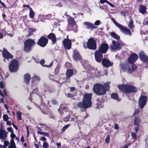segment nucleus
Returning a JSON list of instances; mask_svg holds the SVG:
<instances>
[{"label": "nucleus", "instance_id": "obj_15", "mask_svg": "<svg viewBox=\"0 0 148 148\" xmlns=\"http://www.w3.org/2000/svg\"><path fill=\"white\" fill-rule=\"evenodd\" d=\"M138 58V55L135 53H134L130 56V57L128 58V60L129 63L132 64L135 62Z\"/></svg>", "mask_w": 148, "mask_h": 148}, {"label": "nucleus", "instance_id": "obj_34", "mask_svg": "<svg viewBox=\"0 0 148 148\" xmlns=\"http://www.w3.org/2000/svg\"><path fill=\"white\" fill-rule=\"evenodd\" d=\"M38 134H40L42 135L43 136H47V137H49V134L48 132H39L38 131Z\"/></svg>", "mask_w": 148, "mask_h": 148}, {"label": "nucleus", "instance_id": "obj_55", "mask_svg": "<svg viewBox=\"0 0 148 148\" xmlns=\"http://www.w3.org/2000/svg\"><path fill=\"white\" fill-rule=\"evenodd\" d=\"M119 127L117 124H115L114 125V128L116 130H117L119 129Z\"/></svg>", "mask_w": 148, "mask_h": 148}, {"label": "nucleus", "instance_id": "obj_58", "mask_svg": "<svg viewBox=\"0 0 148 148\" xmlns=\"http://www.w3.org/2000/svg\"><path fill=\"white\" fill-rule=\"evenodd\" d=\"M107 3L108 4H109L112 7H114V5H113L112 4L110 3L108 1Z\"/></svg>", "mask_w": 148, "mask_h": 148}, {"label": "nucleus", "instance_id": "obj_22", "mask_svg": "<svg viewBox=\"0 0 148 148\" xmlns=\"http://www.w3.org/2000/svg\"><path fill=\"white\" fill-rule=\"evenodd\" d=\"M73 58L76 61L79 60L81 59V57L79 53L76 51H74Z\"/></svg>", "mask_w": 148, "mask_h": 148}, {"label": "nucleus", "instance_id": "obj_9", "mask_svg": "<svg viewBox=\"0 0 148 148\" xmlns=\"http://www.w3.org/2000/svg\"><path fill=\"white\" fill-rule=\"evenodd\" d=\"M48 42L47 38L44 37H41L38 40L37 44L42 47H45Z\"/></svg>", "mask_w": 148, "mask_h": 148}, {"label": "nucleus", "instance_id": "obj_24", "mask_svg": "<svg viewBox=\"0 0 148 148\" xmlns=\"http://www.w3.org/2000/svg\"><path fill=\"white\" fill-rule=\"evenodd\" d=\"M147 8L146 6L142 5H140L139 12H140L143 14L146 12Z\"/></svg>", "mask_w": 148, "mask_h": 148}, {"label": "nucleus", "instance_id": "obj_38", "mask_svg": "<svg viewBox=\"0 0 148 148\" xmlns=\"http://www.w3.org/2000/svg\"><path fill=\"white\" fill-rule=\"evenodd\" d=\"M17 114L18 116V118L19 120H21V113L19 111H18L17 112Z\"/></svg>", "mask_w": 148, "mask_h": 148}, {"label": "nucleus", "instance_id": "obj_56", "mask_svg": "<svg viewBox=\"0 0 148 148\" xmlns=\"http://www.w3.org/2000/svg\"><path fill=\"white\" fill-rule=\"evenodd\" d=\"M23 7H27L28 8H29V10H30V8H31L29 5H23Z\"/></svg>", "mask_w": 148, "mask_h": 148}, {"label": "nucleus", "instance_id": "obj_13", "mask_svg": "<svg viewBox=\"0 0 148 148\" xmlns=\"http://www.w3.org/2000/svg\"><path fill=\"white\" fill-rule=\"evenodd\" d=\"M108 48V45L107 43L102 44L99 48L98 49V51H99L102 53H105L107 51Z\"/></svg>", "mask_w": 148, "mask_h": 148}, {"label": "nucleus", "instance_id": "obj_31", "mask_svg": "<svg viewBox=\"0 0 148 148\" xmlns=\"http://www.w3.org/2000/svg\"><path fill=\"white\" fill-rule=\"evenodd\" d=\"M30 12L29 14V17L31 18H34L35 14L34 12L32 10L31 8H30Z\"/></svg>", "mask_w": 148, "mask_h": 148}, {"label": "nucleus", "instance_id": "obj_53", "mask_svg": "<svg viewBox=\"0 0 148 148\" xmlns=\"http://www.w3.org/2000/svg\"><path fill=\"white\" fill-rule=\"evenodd\" d=\"M139 111H139V109H137L135 111L133 115H135L138 114V113H139Z\"/></svg>", "mask_w": 148, "mask_h": 148}, {"label": "nucleus", "instance_id": "obj_19", "mask_svg": "<svg viewBox=\"0 0 148 148\" xmlns=\"http://www.w3.org/2000/svg\"><path fill=\"white\" fill-rule=\"evenodd\" d=\"M7 132L1 129H0V138L4 140L7 137Z\"/></svg>", "mask_w": 148, "mask_h": 148}, {"label": "nucleus", "instance_id": "obj_36", "mask_svg": "<svg viewBox=\"0 0 148 148\" xmlns=\"http://www.w3.org/2000/svg\"><path fill=\"white\" fill-rule=\"evenodd\" d=\"M42 147L43 148H49V145L47 142H44L43 143Z\"/></svg>", "mask_w": 148, "mask_h": 148}, {"label": "nucleus", "instance_id": "obj_45", "mask_svg": "<svg viewBox=\"0 0 148 148\" xmlns=\"http://www.w3.org/2000/svg\"><path fill=\"white\" fill-rule=\"evenodd\" d=\"M10 137L11 138V140H12V139L13 141H14V138L16 137V135L14 133H13V132L12 133H11V134L10 135Z\"/></svg>", "mask_w": 148, "mask_h": 148}, {"label": "nucleus", "instance_id": "obj_11", "mask_svg": "<svg viewBox=\"0 0 148 148\" xmlns=\"http://www.w3.org/2000/svg\"><path fill=\"white\" fill-rule=\"evenodd\" d=\"M103 53L99 51H95V56L96 61L98 62H100L103 58Z\"/></svg>", "mask_w": 148, "mask_h": 148}, {"label": "nucleus", "instance_id": "obj_20", "mask_svg": "<svg viewBox=\"0 0 148 148\" xmlns=\"http://www.w3.org/2000/svg\"><path fill=\"white\" fill-rule=\"evenodd\" d=\"M84 25L86 26V28L88 29H93L96 28V27L93 24L89 22H85L84 23Z\"/></svg>", "mask_w": 148, "mask_h": 148}, {"label": "nucleus", "instance_id": "obj_57", "mask_svg": "<svg viewBox=\"0 0 148 148\" xmlns=\"http://www.w3.org/2000/svg\"><path fill=\"white\" fill-rule=\"evenodd\" d=\"M52 103L54 105H56L57 104V103L56 101L55 100H52L51 101Z\"/></svg>", "mask_w": 148, "mask_h": 148}, {"label": "nucleus", "instance_id": "obj_60", "mask_svg": "<svg viewBox=\"0 0 148 148\" xmlns=\"http://www.w3.org/2000/svg\"><path fill=\"white\" fill-rule=\"evenodd\" d=\"M61 144L60 143H57L56 145L58 148H59L61 146Z\"/></svg>", "mask_w": 148, "mask_h": 148}, {"label": "nucleus", "instance_id": "obj_40", "mask_svg": "<svg viewBox=\"0 0 148 148\" xmlns=\"http://www.w3.org/2000/svg\"><path fill=\"white\" fill-rule=\"evenodd\" d=\"M112 20L113 22L114 23V24L118 27H119L121 25V24H119V23H118L116 21H115V19L114 18H112Z\"/></svg>", "mask_w": 148, "mask_h": 148}, {"label": "nucleus", "instance_id": "obj_28", "mask_svg": "<svg viewBox=\"0 0 148 148\" xmlns=\"http://www.w3.org/2000/svg\"><path fill=\"white\" fill-rule=\"evenodd\" d=\"M111 98L114 99L119 100V98L118 96V94L116 93H112L111 96Z\"/></svg>", "mask_w": 148, "mask_h": 148}, {"label": "nucleus", "instance_id": "obj_48", "mask_svg": "<svg viewBox=\"0 0 148 148\" xmlns=\"http://www.w3.org/2000/svg\"><path fill=\"white\" fill-rule=\"evenodd\" d=\"M100 21L99 20L96 21L95 23V25L98 26L100 24Z\"/></svg>", "mask_w": 148, "mask_h": 148}, {"label": "nucleus", "instance_id": "obj_16", "mask_svg": "<svg viewBox=\"0 0 148 148\" xmlns=\"http://www.w3.org/2000/svg\"><path fill=\"white\" fill-rule=\"evenodd\" d=\"M102 63L103 66L106 67H108L112 66L113 63L110 62L106 58H103L102 60Z\"/></svg>", "mask_w": 148, "mask_h": 148}, {"label": "nucleus", "instance_id": "obj_51", "mask_svg": "<svg viewBox=\"0 0 148 148\" xmlns=\"http://www.w3.org/2000/svg\"><path fill=\"white\" fill-rule=\"evenodd\" d=\"M40 140L41 141L45 142V141L46 140V139L45 137L43 136L41 137Z\"/></svg>", "mask_w": 148, "mask_h": 148}, {"label": "nucleus", "instance_id": "obj_49", "mask_svg": "<svg viewBox=\"0 0 148 148\" xmlns=\"http://www.w3.org/2000/svg\"><path fill=\"white\" fill-rule=\"evenodd\" d=\"M110 140V137L109 136H108L106 138L105 141L107 143H108Z\"/></svg>", "mask_w": 148, "mask_h": 148}, {"label": "nucleus", "instance_id": "obj_3", "mask_svg": "<svg viewBox=\"0 0 148 148\" xmlns=\"http://www.w3.org/2000/svg\"><path fill=\"white\" fill-rule=\"evenodd\" d=\"M112 44L110 46V48L112 51H116L121 49L122 47L124 45V43L122 41H112Z\"/></svg>", "mask_w": 148, "mask_h": 148}, {"label": "nucleus", "instance_id": "obj_63", "mask_svg": "<svg viewBox=\"0 0 148 148\" xmlns=\"http://www.w3.org/2000/svg\"><path fill=\"white\" fill-rule=\"evenodd\" d=\"M6 123L8 125H11V122L10 121H7Z\"/></svg>", "mask_w": 148, "mask_h": 148}, {"label": "nucleus", "instance_id": "obj_14", "mask_svg": "<svg viewBox=\"0 0 148 148\" xmlns=\"http://www.w3.org/2000/svg\"><path fill=\"white\" fill-rule=\"evenodd\" d=\"M62 43L65 49H70L71 47V41L70 40L64 39Z\"/></svg>", "mask_w": 148, "mask_h": 148}, {"label": "nucleus", "instance_id": "obj_1", "mask_svg": "<svg viewBox=\"0 0 148 148\" xmlns=\"http://www.w3.org/2000/svg\"><path fill=\"white\" fill-rule=\"evenodd\" d=\"M110 88L108 83H105L104 85L100 84H96L94 86L93 90L95 92L99 95H102L105 94L106 90Z\"/></svg>", "mask_w": 148, "mask_h": 148}, {"label": "nucleus", "instance_id": "obj_43", "mask_svg": "<svg viewBox=\"0 0 148 148\" xmlns=\"http://www.w3.org/2000/svg\"><path fill=\"white\" fill-rule=\"evenodd\" d=\"M53 63V62L52 61L50 63V64H49V65H44L43 66L44 67H48V68L52 66Z\"/></svg>", "mask_w": 148, "mask_h": 148}, {"label": "nucleus", "instance_id": "obj_2", "mask_svg": "<svg viewBox=\"0 0 148 148\" xmlns=\"http://www.w3.org/2000/svg\"><path fill=\"white\" fill-rule=\"evenodd\" d=\"M119 90L126 93H130L137 91V89L132 85H122L118 86Z\"/></svg>", "mask_w": 148, "mask_h": 148}, {"label": "nucleus", "instance_id": "obj_10", "mask_svg": "<svg viewBox=\"0 0 148 148\" xmlns=\"http://www.w3.org/2000/svg\"><path fill=\"white\" fill-rule=\"evenodd\" d=\"M119 28L121 32L124 34L130 36L131 35L132 33L130 30L127 28L126 27L124 26L123 25H121L119 27Z\"/></svg>", "mask_w": 148, "mask_h": 148}, {"label": "nucleus", "instance_id": "obj_30", "mask_svg": "<svg viewBox=\"0 0 148 148\" xmlns=\"http://www.w3.org/2000/svg\"><path fill=\"white\" fill-rule=\"evenodd\" d=\"M128 27L129 28H133L134 27V26L133 25V21L132 19H130L129 22Z\"/></svg>", "mask_w": 148, "mask_h": 148}, {"label": "nucleus", "instance_id": "obj_6", "mask_svg": "<svg viewBox=\"0 0 148 148\" xmlns=\"http://www.w3.org/2000/svg\"><path fill=\"white\" fill-rule=\"evenodd\" d=\"M9 71L11 72H16L18 70L19 66L17 61L14 60H11L9 66Z\"/></svg>", "mask_w": 148, "mask_h": 148}, {"label": "nucleus", "instance_id": "obj_47", "mask_svg": "<svg viewBox=\"0 0 148 148\" xmlns=\"http://www.w3.org/2000/svg\"><path fill=\"white\" fill-rule=\"evenodd\" d=\"M51 14H49L48 15H47L45 16L47 20H49L51 18Z\"/></svg>", "mask_w": 148, "mask_h": 148}, {"label": "nucleus", "instance_id": "obj_50", "mask_svg": "<svg viewBox=\"0 0 148 148\" xmlns=\"http://www.w3.org/2000/svg\"><path fill=\"white\" fill-rule=\"evenodd\" d=\"M7 130L8 131L10 132V133H12L13 132L12 130V128L11 127H9L7 128Z\"/></svg>", "mask_w": 148, "mask_h": 148}, {"label": "nucleus", "instance_id": "obj_42", "mask_svg": "<svg viewBox=\"0 0 148 148\" xmlns=\"http://www.w3.org/2000/svg\"><path fill=\"white\" fill-rule=\"evenodd\" d=\"M8 119V116L6 114H4L3 115V119L5 121H7Z\"/></svg>", "mask_w": 148, "mask_h": 148}, {"label": "nucleus", "instance_id": "obj_37", "mask_svg": "<svg viewBox=\"0 0 148 148\" xmlns=\"http://www.w3.org/2000/svg\"><path fill=\"white\" fill-rule=\"evenodd\" d=\"M40 80V78L36 76H35L32 78V80L34 81H39Z\"/></svg>", "mask_w": 148, "mask_h": 148}, {"label": "nucleus", "instance_id": "obj_21", "mask_svg": "<svg viewBox=\"0 0 148 148\" xmlns=\"http://www.w3.org/2000/svg\"><path fill=\"white\" fill-rule=\"evenodd\" d=\"M78 106L80 108H82L83 109H87L90 107L86 103H84V101L82 102H79L78 103Z\"/></svg>", "mask_w": 148, "mask_h": 148}, {"label": "nucleus", "instance_id": "obj_32", "mask_svg": "<svg viewBox=\"0 0 148 148\" xmlns=\"http://www.w3.org/2000/svg\"><path fill=\"white\" fill-rule=\"evenodd\" d=\"M10 145L8 147V148H16L15 143L12 139L10 140Z\"/></svg>", "mask_w": 148, "mask_h": 148}, {"label": "nucleus", "instance_id": "obj_8", "mask_svg": "<svg viewBox=\"0 0 148 148\" xmlns=\"http://www.w3.org/2000/svg\"><path fill=\"white\" fill-rule=\"evenodd\" d=\"M89 49L95 50L97 48L95 41L92 38L89 39L87 42V46Z\"/></svg>", "mask_w": 148, "mask_h": 148}, {"label": "nucleus", "instance_id": "obj_35", "mask_svg": "<svg viewBox=\"0 0 148 148\" xmlns=\"http://www.w3.org/2000/svg\"><path fill=\"white\" fill-rule=\"evenodd\" d=\"M70 125V124H68L65 125L62 129H61L62 132H64L65 131Z\"/></svg>", "mask_w": 148, "mask_h": 148}, {"label": "nucleus", "instance_id": "obj_41", "mask_svg": "<svg viewBox=\"0 0 148 148\" xmlns=\"http://www.w3.org/2000/svg\"><path fill=\"white\" fill-rule=\"evenodd\" d=\"M131 135L132 138L134 139H136V134L134 132H131Z\"/></svg>", "mask_w": 148, "mask_h": 148}, {"label": "nucleus", "instance_id": "obj_39", "mask_svg": "<svg viewBox=\"0 0 148 148\" xmlns=\"http://www.w3.org/2000/svg\"><path fill=\"white\" fill-rule=\"evenodd\" d=\"M34 32V30L32 29H28V34H27V36L29 37Z\"/></svg>", "mask_w": 148, "mask_h": 148}, {"label": "nucleus", "instance_id": "obj_64", "mask_svg": "<svg viewBox=\"0 0 148 148\" xmlns=\"http://www.w3.org/2000/svg\"><path fill=\"white\" fill-rule=\"evenodd\" d=\"M75 90V88L74 87H72L71 88L70 91H73Z\"/></svg>", "mask_w": 148, "mask_h": 148}, {"label": "nucleus", "instance_id": "obj_26", "mask_svg": "<svg viewBox=\"0 0 148 148\" xmlns=\"http://www.w3.org/2000/svg\"><path fill=\"white\" fill-rule=\"evenodd\" d=\"M73 71L72 69H69L67 70L66 72V76L68 78H69L73 75Z\"/></svg>", "mask_w": 148, "mask_h": 148}, {"label": "nucleus", "instance_id": "obj_62", "mask_svg": "<svg viewBox=\"0 0 148 148\" xmlns=\"http://www.w3.org/2000/svg\"><path fill=\"white\" fill-rule=\"evenodd\" d=\"M3 37V34L0 32V39L2 38Z\"/></svg>", "mask_w": 148, "mask_h": 148}, {"label": "nucleus", "instance_id": "obj_27", "mask_svg": "<svg viewBox=\"0 0 148 148\" xmlns=\"http://www.w3.org/2000/svg\"><path fill=\"white\" fill-rule=\"evenodd\" d=\"M110 35L112 36V37L114 38L117 39H120V36L118 35L117 34H116L115 33L112 32H111L110 33Z\"/></svg>", "mask_w": 148, "mask_h": 148}, {"label": "nucleus", "instance_id": "obj_18", "mask_svg": "<svg viewBox=\"0 0 148 148\" xmlns=\"http://www.w3.org/2000/svg\"><path fill=\"white\" fill-rule=\"evenodd\" d=\"M2 54L3 56L7 59H11L13 58V56L5 48L3 50Z\"/></svg>", "mask_w": 148, "mask_h": 148}, {"label": "nucleus", "instance_id": "obj_5", "mask_svg": "<svg viewBox=\"0 0 148 148\" xmlns=\"http://www.w3.org/2000/svg\"><path fill=\"white\" fill-rule=\"evenodd\" d=\"M35 44L36 42L32 39H29L26 40L24 42V51L26 52H29L31 49L32 46Z\"/></svg>", "mask_w": 148, "mask_h": 148}, {"label": "nucleus", "instance_id": "obj_23", "mask_svg": "<svg viewBox=\"0 0 148 148\" xmlns=\"http://www.w3.org/2000/svg\"><path fill=\"white\" fill-rule=\"evenodd\" d=\"M48 38L52 41L53 44L56 42V36L53 33H51L48 36Z\"/></svg>", "mask_w": 148, "mask_h": 148}, {"label": "nucleus", "instance_id": "obj_54", "mask_svg": "<svg viewBox=\"0 0 148 148\" xmlns=\"http://www.w3.org/2000/svg\"><path fill=\"white\" fill-rule=\"evenodd\" d=\"M0 87L2 89L4 88V86L2 82H0Z\"/></svg>", "mask_w": 148, "mask_h": 148}, {"label": "nucleus", "instance_id": "obj_44", "mask_svg": "<svg viewBox=\"0 0 148 148\" xmlns=\"http://www.w3.org/2000/svg\"><path fill=\"white\" fill-rule=\"evenodd\" d=\"M70 118V116L68 115L67 117H65L64 119V121L65 122H67L68 121Z\"/></svg>", "mask_w": 148, "mask_h": 148}, {"label": "nucleus", "instance_id": "obj_52", "mask_svg": "<svg viewBox=\"0 0 148 148\" xmlns=\"http://www.w3.org/2000/svg\"><path fill=\"white\" fill-rule=\"evenodd\" d=\"M108 1L107 0H100V2L101 3L103 4L104 3L106 2L107 3Z\"/></svg>", "mask_w": 148, "mask_h": 148}, {"label": "nucleus", "instance_id": "obj_29", "mask_svg": "<svg viewBox=\"0 0 148 148\" xmlns=\"http://www.w3.org/2000/svg\"><path fill=\"white\" fill-rule=\"evenodd\" d=\"M69 24L70 25H73L75 23V22L73 18L70 17L68 19Z\"/></svg>", "mask_w": 148, "mask_h": 148}, {"label": "nucleus", "instance_id": "obj_25", "mask_svg": "<svg viewBox=\"0 0 148 148\" xmlns=\"http://www.w3.org/2000/svg\"><path fill=\"white\" fill-rule=\"evenodd\" d=\"M24 79L25 82L27 84L29 82L30 78L29 74L27 73L24 75Z\"/></svg>", "mask_w": 148, "mask_h": 148}, {"label": "nucleus", "instance_id": "obj_7", "mask_svg": "<svg viewBox=\"0 0 148 148\" xmlns=\"http://www.w3.org/2000/svg\"><path fill=\"white\" fill-rule=\"evenodd\" d=\"M92 95V94L91 93L85 94L84 95L82 99V101L86 103L90 107L91 106L92 104L91 101Z\"/></svg>", "mask_w": 148, "mask_h": 148}, {"label": "nucleus", "instance_id": "obj_33", "mask_svg": "<svg viewBox=\"0 0 148 148\" xmlns=\"http://www.w3.org/2000/svg\"><path fill=\"white\" fill-rule=\"evenodd\" d=\"M140 122V120L139 118H135L134 120V125L138 126Z\"/></svg>", "mask_w": 148, "mask_h": 148}, {"label": "nucleus", "instance_id": "obj_46", "mask_svg": "<svg viewBox=\"0 0 148 148\" xmlns=\"http://www.w3.org/2000/svg\"><path fill=\"white\" fill-rule=\"evenodd\" d=\"M10 144L9 142L8 141H5L4 143V146H8Z\"/></svg>", "mask_w": 148, "mask_h": 148}, {"label": "nucleus", "instance_id": "obj_17", "mask_svg": "<svg viewBox=\"0 0 148 148\" xmlns=\"http://www.w3.org/2000/svg\"><path fill=\"white\" fill-rule=\"evenodd\" d=\"M139 57L140 59L144 62H148V57L143 51H141L139 53Z\"/></svg>", "mask_w": 148, "mask_h": 148}, {"label": "nucleus", "instance_id": "obj_4", "mask_svg": "<svg viewBox=\"0 0 148 148\" xmlns=\"http://www.w3.org/2000/svg\"><path fill=\"white\" fill-rule=\"evenodd\" d=\"M122 69L125 71L129 73H131L136 70V66L134 64L130 65L129 64H121Z\"/></svg>", "mask_w": 148, "mask_h": 148}, {"label": "nucleus", "instance_id": "obj_12", "mask_svg": "<svg viewBox=\"0 0 148 148\" xmlns=\"http://www.w3.org/2000/svg\"><path fill=\"white\" fill-rule=\"evenodd\" d=\"M147 101V97L146 96H141L139 100L140 107L143 108L145 105Z\"/></svg>", "mask_w": 148, "mask_h": 148}, {"label": "nucleus", "instance_id": "obj_59", "mask_svg": "<svg viewBox=\"0 0 148 148\" xmlns=\"http://www.w3.org/2000/svg\"><path fill=\"white\" fill-rule=\"evenodd\" d=\"M45 63V61L44 60H42L40 62V63L42 65Z\"/></svg>", "mask_w": 148, "mask_h": 148}, {"label": "nucleus", "instance_id": "obj_61", "mask_svg": "<svg viewBox=\"0 0 148 148\" xmlns=\"http://www.w3.org/2000/svg\"><path fill=\"white\" fill-rule=\"evenodd\" d=\"M38 91V89L35 88L34 89V90H33L32 92L33 93H36V92H37Z\"/></svg>", "mask_w": 148, "mask_h": 148}]
</instances>
